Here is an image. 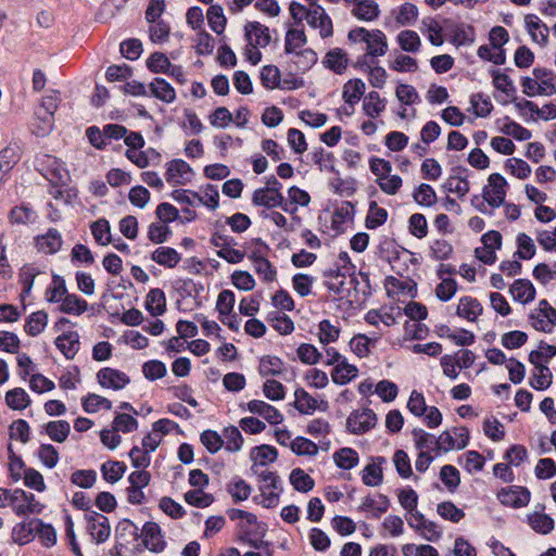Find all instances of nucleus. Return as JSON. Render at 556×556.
Instances as JSON below:
<instances>
[{
    "label": "nucleus",
    "instance_id": "1",
    "mask_svg": "<svg viewBox=\"0 0 556 556\" xmlns=\"http://www.w3.org/2000/svg\"><path fill=\"white\" fill-rule=\"evenodd\" d=\"M489 186L483 188L482 197L492 207H500L505 204L506 179L498 173L489 176Z\"/></svg>",
    "mask_w": 556,
    "mask_h": 556
},
{
    "label": "nucleus",
    "instance_id": "2",
    "mask_svg": "<svg viewBox=\"0 0 556 556\" xmlns=\"http://www.w3.org/2000/svg\"><path fill=\"white\" fill-rule=\"evenodd\" d=\"M377 415L370 408L352 412L346 419L348 431L353 434H363L376 426Z\"/></svg>",
    "mask_w": 556,
    "mask_h": 556
},
{
    "label": "nucleus",
    "instance_id": "3",
    "mask_svg": "<svg viewBox=\"0 0 556 556\" xmlns=\"http://www.w3.org/2000/svg\"><path fill=\"white\" fill-rule=\"evenodd\" d=\"M87 520V529L97 544L104 543L111 534V526L108 517L98 511L90 510L85 515Z\"/></svg>",
    "mask_w": 556,
    "mask_h": 556
},
{
    "label": "nucleus",
    "instance_id": "4",
    "mask_svg": "<svg viewBox=\"0 0 556 556\" xmlns=\"http://www.w3.org/2000/svg\"><path fill=\"white\" fill-rule=\"evenodd\" d=\"M531 497L530 491L526 486L513 485L503 488L497 493L498 501L508 507L520 508L529 504Z\"/></svg>",
    "mask_w": 556,
    "mask_h": 556
},
{
    "label": "nucleus",
    "instance_id": "5",
    "mask_svg": "<svg viewBox=\"0 0 556 556\" xmlns=\"http://www.w3.org/2000/svg\"><path fill=\"white\" fill-rule=\"evenodd\" d=\"M193 175L191 166L181 159L172 160L166 164L165 178L170 185H185Z\"/></svg>",
    "mask_w": 556,
    "mask_h": 556
},
{
    "label": "nucleus",
    "instance_id": "6",
    "mask_svg": "<svg viewBox=\"0 0 556 556\" xmlns=\"http://www.w3.org/2000/svg\"><path fill=\"white\" fill-rule=\"evenodd\" d=\"M244 37L252 48H265L271 40L269 28L260 22H248L244 26Z\"/></svg>",
    "mask_w": 556,
    "mask_h": 556
},
{
    "label": "nucleus",
    "instance_id": "7",
    "mask_svg": "<svg viewBox=\"0 0 556 556\" xmlns=\"http://www.w3.org/2000/svg\"><path fill=\"white\" fill-rule=\"evenodd\" d=\"M97 379L101 387L113 390H121L130 382L129 377L125 372L111 367L100 369L97 374Z\"/></svg>",
    "mask_w": 556,
    "mask_h": 556
},
{
    "label": "nucleus",
    "instance_id": "8",
    "mask_svg": "<svg viewBox=\"0 0 556 556\" xmlns=\"http://www.w3.org/2000/svg\"><path fill=\"white\" fill-rule=\"evenodd\" d=\"M142 531L144 533L143 543L148 549L153 553H161L164 551L166 542L163 540L161 527L156 522H146Z\"/></svg>",
    "mask_w": 556,
    "mask_h": 556
},
{
    "label": "nucleus",
    "instance_id": "9",
    "mask_svg": "<svg viewBox=\"0 0 556 556\" xmlns=\"http://www.w3.org/2000/svg\"><path fill=\"white\" fill-rule=\"evenodd\" d=\"M324 286L329 292L336 295H342L345 288L346 274L343 273L337 264L333 268H328L323 271Z\"/></svg>",
    "mask_w": 556,
    "mask_h": 556
},
{
    "label": "nucleus",
    "instance_id": "10",
    "mask_svg": "<svg viewBox=\"0 0 556 556\" xmlns=\"http://www.w3.org/2000/svg\"><path fill=\"white\" fill-rule=\"evenodd\" d=\"M55 346L67 359H73L79 350V334L76 331L63 332L56 337Z\"/></svg>",
    "mask_w": 556,
    "mask_h": 556
},
{
    "label": "nucleus",
    "instance_id": "11",
    "mask_svg": "<svg viewBox=\"0 0 556 556\" xmlns=\"http://www.w3.org/2000/svg\"><path fill=\"white\" fill-rule=\"evenodd\" d=\"M8 219L12 225H23L26 226L28 224H33L37 219V213L31 207L29 203H21L20 205L13 206L9 214Z\"/></svg>",
    "mask_w": 556,
    "mask_h": 556
},
{
    "label": "nucleus",
    "instance_id": "12",
    "mask_svg": "<svg viewBox=\"0 0 556 556\" xmlns=\"http://www.w3.org/2000/svg\"><path fill=\"white\" fill-rule=\"evenodd\" d=\"M250 457L254 462L251 470L253 473H257V466H266L269 463H274L278 457V451L273 445L262 444L253 447Z\"/></svg>",
    "mask_w": 556,
    "mask_h": 556
},
{
    "label": "nucleus",
    "instance_id": "13",
    "mask_svg": "<svg viewBox=\"0 0 556 556\" xmlns=\"http://www.w3.org/2000/svg\"><path fill=\"white\" fill-rule=\"evenodd\" d=\"M444 23L453 33L452 42L456 46L471 45L476 38V31L473 26L465 24H455L450 20H445Z\"/></svg>",
    "mask_w": 556,
    "mask_h": 556
},
{
    "label": "nucleus",
    "instance_id": "14",
    "mask_svg": "<svg viewBox=\"0 0 556 556\" xmlns=\"http://www.w3.org/2000/svg\"><path fill=\"white\" fill-rule=\"evenodd\" d=\"M38 518L28 521L18 522L12 530V539L20 545H25L35 539Z\"/></svg>",
    "mask_w": 556,
    "mask_h": 556
},
{
    "label": "nucleus",
    "instance_id": "15",
    "mask_svg": "<svg viewBox=\"0 0 556 556\" xmlns=\"http://www.w3.org/2000/svg\"><path fill=\"white\" fill-rule=\"evenodd\" d=\"M386 462V458L382 456H377L372 458V463L368 464L363 470V483L368 486H377L380 485L383 481V472L381 468V464Z\"/></svg>",
    "mask_w": 556,
    "mask_h": 556
},
{
    "label": "nucleus",
    "instance_id": "16",
    "mask_svg": "<svg viewBox=\"0 0 556 556\" xmlns=\"http://www.w3.org/2000/svg\"><path fill=\"white\" fill-rule=\"evenodd\" d=\"M543 85H547V88L530 77H522L521 79L522 92L528 97H534L535 94L553 96L556 93V86L552 83V78L543 79Z\"/></svg>",
    "mask_w": 556,
    "mask_h": 556
},
{
    "label": "nucleus",
    "instance_id": "17",
    "mask_svg": "<svg viewBox=\"0 0 556 556\" xmlns=\"http://www.w3.org/2000/svg\"><path fill=\"white\" fill-rule=\"evenodd\" d=\"M144 306L150 315L154 317L163 315L166 311V296L164 291L160 288L151 289L147 294Z\"/></svg>",
    "mask_w": 556,
    "mask_h": 556
},
{
    "label": "nucleus",
    "instance_id": "18",
    "mask_svg": "<svg viewBox=\"0 0 556 556\" xmlns=\"http://www.w3.org/2000/svg\"><path fill=\"white\" fill-rule=\"evenodd\" d=\"M324 65L336 74H343L348 67V54L341 48L329 50L323 61Z\"/></svg>",
    "mask_w": 556,
    "mask_h": 556
},
{
    "label": "nucleus",
    "instance_id": "19",
    "mask_svg": "<svg viewBox=\"0 0 556 556\" xmlns=\"http://www.w3.org/2000/svg\"><path fill=\"white\" fill-rule=\"evenodd\" d=\"M483 312L481 303L471 296H463L456 309L459 317L466 318L469 321H475L478 316Z\"/></svg>",
    "mask_w": 556,
    "mask_h": 556
},
{
    "label": "nucleus",
    "instance_id": "20",
    "mask_svg": "<svg viewBox=\"0 0 556 556\" xmlns=\"http://www.w3.org/2000/svg\"><path fill=\"white\" fill-rule=\"evenodd\" d=\"M509 291L514 300L521 303H529L535 299V288L528 279L515 280Z\"/></svg>",
    "mask_w": 556,
    "mask_h": 556
},
{
    "label": "nucleus",
    "instance_id": "21",
    "mask_svg": "<svg viewBox=\"0 0 556 556\" xmlns=\"http://www.w3.org/2000/svg\"><path fill=\"white\" fill-rule=\"evenodd\" d=\"M149 88L153 97L165 103H173L176 99L175 89L164 78H154Z\"/></svg>",
    "mask_w": 556,
    "mask_h": 556
},
{
    "label": "nucleus",
    "instance_id": "22",
    "mask_svg": "<svg viewBox=\"0 0 556 556\" xmlns=\"http://www.w3.org/2000/svg\"><path fill=\"white\" fill-rule=\"evenodd\" d=\"M151 260L167 268H174L181 260L180 254L169 247H160L151 254Z\"/></svg>",
    "mask_w": 556,
    "mask_h": 556
},
{
    "label": "nucleus",
    "instance_id": "23",
    "mask_svg": "<svg viewBox=\"0 0 556 556\" xmlns=\"http://www.w3.org/2000/svg\"><path fill=\"white\" fill-rule=\"evenodd\" d=\"M351 13L361 21L371 22L378 18L380 9L378 3L372 0H359Z\"/></svg>",
    "mask_w": 556,
    "mask_h": 556
},
{
    "label": "nucleus",
    "instance_id": "24",
    "mask_svg": "<svg viewBox=\"0 0 556 556\" xmlns=\"http://www.w3.org/2000/svg\"><path fill=\"white\" fill-rule=\"evenodd\" d=\"M367 46V53L372 58L382 56L388 51L387 36L380 29L370 31V37L365 42Z\"/></svg>",
    "mask_w": 556,
    "mask_h": 556
},
{
    "label": "nucleus",
    "instance_id": "25",
    "mask_svg": "<svg viewBox=\"0 0 556 556\" xmlns=\"http://www.w3.org/2000/svg\"><path fill=\"white\" fill-rule=\"evenodd\" d=\"M358 369L356 366L348 363L346 358H343L339 364H337L331 372L332 381L336 384H346L353 378L357 376Z\"/></svg>",
    "mask_w": 556,
    "mask_h": 556
},
{
    "label": "nucleus",
    "instance_id": "26",
    "mask_svg": "<svg viewBox=\"0 0 556 556\" xmlns=\"http://www.w3.org/2000/svg\"><path fill=\"white\" fill-rule=\"evenodd\" d=\"M365 83L359 78L350 79L343 86V99L350 106H354L365 93Z\"/></svg>",
    "mask_w": 556,
    "mask_h": 556
},
{
    "label": "nucleus",
    "instance_id": "27",
    "mask_svg": "<svg viewBox=\"0 0 556 556\" xmlns=\"http://www.w3.org/2000/svg\"><path fill=\"white\" fill-rule=\"evenodd\" d=\"M285 363L278 356L264 355L260 358L258 374L262 377L280 376L283 370Z\"/></svg>",
    "mask_w": 556,
    "mask_h": 556
},
{
    "label": "nucleus",
    "instance_id": "28",
    "mask_svg": "<svg viewBox=\"0 0 556 556\" xmlns=\"http://www.w3.org/2000/svg\"><path fill=\"white\" fill-rule=\"evenodd\" d=\"M334 464L345 470H350L358 465V453L352 447H341L332 455Z\"/></svg>",
    "mask_w": 556,
    "mask_h": 556
},
{
    "label": "nucleus",
    "instance_id": "29",
    "mask_svg": "<svg viewBox=\"0 0 556 556\" xmlns=\"http://www.w3.org/2000/svg\"><path fill=\"white\" fill-rule=\"evenodd\" d=\"M252 203L255 206H264L266 208L282 206L283 195L281 192L270 193L256 189L252 195Z\"/></svg>",
    "mask_w": 556,
    "mask_h": 556
},
{
    "label": "nucleus",
    "instance_id": "30",
    "mask_svg": "<svg viewBox=\"0 0 556 556\" xmlns=\"http://www.w3.org/2000/svg\"><path fill=\"white\" fill-rule=\"evenodd\" d=\"M39 275V270L35 268L31 264H25L18 274L20 282L22 283V292L20 294L21 301L30 295L31 289L34 287L35 278Z\"/></svg>",
    "mask_w": 556,
    "mask_h": 556
},
{
    "label": "nucleus",
    "instance_id": "31",
    "mask_svg": "<svg viewBox=\"0 0 556 556\" xmlns=\"http://www.w3.org/2000/svg\"><path fill=\"white\" fill-rule=\"evenodd\" d=\"M100 469L103 479L106 482L113 484L122 479L127 469V466L123 462L108 460L101 465Z\"/></svg>",
    "mask_w": 556,
    "mask_h": 556
},
{
    "label": "nucleus",
    "instance_id": "32",
    "mask_svg": "<svg viewBox=\"0 0 556 556\" xmlns=\"http://www.w3.org/2000/svg\"><path fill=\"white\" fill-rule=\"evenodd\" d=\"M88 308L86 300L79 298L74 293H67L60 305L59 309L64 314L81 315Z\"/></svg>",
    "mask_w": 556,
    "mask_h": 556
},
{
    "label": "nucleus",
    "instance_id": "33",
    "mask_svg": "<svg viewBox=\"0 0 556 556\" xmlns=\"http://www.w3.org/2000/svg\"><path fill=\"white\" fill-rule=\"evenodd\" d=\"M294 407L304 415H311L317 409V400L313 397L303 388H298L294 391Z\"/></svg>",
    "mask_w": 556,
    "mask_h": 556
},
{
    "label": "nucleus",
    "instance_id": "34",
    "mask_svg": "<svg viewBox=\"0 0 556 556\" xmlns=\"http://www.w3.org/2000/svg\"><path fill=\"white\" fill-rule=\"evenodd\" d=\"M48 324V314L45 311H37L28 316L24 329L28 336L40 334Z\"/></svg>",
    "mask_w": 556,
    "mask_h": 556
},
{
    "label": "nucleus",
    "instance_id": "35",
    "mask_svg": "<svg viewBox=\"0 0 556 556\" xmlns=\"http://www.w3.org/2000/svg\"><path fill=\"white\" fill-rule=\"evenodd\" d=\"M289 479L290 483L298 492L307 493L315 486L314 479L301 468H294Z\"/></svg>",
    "mask_w": 556,
    "mask_h": 556
},
{
    "label": "nucleus",
    "instance_id": "36",
    "mask_svg": "<svg viewBox=\"0 0 556 556\" xmlns=\"http://www.w3.org/2000/svg\"><path fill=\"white\" fill-rule=\"evenodd\" d=\"M379 502H376L370 496H366L363 500L362 505L359 506V510L362 511H372L374 518H380L382 514H384L390 506V501L387 495L379 494Z\"/></svg>",
    "mask_w": 556,
    "mask_h": 556
},
{
    "label": "nucleus",
    "instance_id": "37",
    "mask_svg": "<svg viewBox=\"0 0 556 556\" xmlns=\"http://www.w3.org/2000/svg\"><path fill=\"white\" fill-rule=\"evenodd\" d=\"M530 527L540 534H548L554 530V519L539 511L528 515Z\"/></svg>",
    "mask_w": 556,
    "mask_h": 556
},
{
    "label": "nucleus",
    "instance_id": "38",
    "mask_svg": "<svg viewBox=\"0 0 556 556\" xmlns=\"http://www.w3.org/2000/svg\"><path fill=\"white\" fill-rule=\"evenodd\" d=\"M354 215V205L350 201L343 202L342 206L337 208L331 218V229L337 233H342L344 231V223L346 218L352 217Z\"/></svg>",
    "mask_w": 556,
    "mask_h": 556
},
{
    "label": "nucleus",
    "instance_id": "39",
    "mask_svg": "<svg viewBox=\"0 0 556 556\" xmlns=\"http://www.w3.org/2000/svg\"><path fill=\"white\" fill-rule=\"evenodd\" d=\"M46 433L54 442H64L71 431V426L66 420H53L45 425Z\"/></svg>",
    "mask_w": 556,
    "mask_h": 556
},
{
    "label": "nucleus",
    "instance_id": "40",
    "mask_svg": "<svg viewBox=\"0 0 556 556\" xmlns=\"http://www.w3.org/2000/svg\"><path fill=\"white\" fill-rule=\"evenodd\" d=\"M206 17L208 25L214 33H216L217 35L224 33L227 18L224 15V10L222 5L212 4L206 12Z\"/></svg>",
    "mask_w": 556,
    "mask_h": 556
},
{
    "label": "nucleus",
    "instance_id": "41",
    "mask_svg": "<svg viewBox=\"0 0 556 556\" xmlns=\"http://www.w3.org/2000/svg\"><path fill=\"white\" fill-rule=\"evenodd\" d=\"M96 242L100 245H108L113 242L110 223L105 218H99L90 226Z\"/></svg>",
    "mask_w": 556,
    "mask_h": 556
},
{
    "label": "nucleus",
    "instance_id": "42",
    "mask_svg": "<svg viewBox=\"0 0 556 556\" xmlns=\"http://www.w3.org/2000/svg\"><path fill=\"white\" fill-rule=\"evenodd\" d=\"M388 219L386 208L378 206L376 201H370L368 214L365 219V226L368 229H376L382 226Z\"/></svg>",
    "mask_w": 556,
    "mask_h": 556
},
{
    "label": "nucleus",
    "instance_id": "43",
    "mask_svg": "<svg viewBox=\"0 0 556 556\" xmlns=\"http://www.w3.org/2000/svg\"><path fill=\"white\" fill-rule=\"evenodd\" d=\"M5 403L12 409L22 410L30 404V399L24 389L14 388L7 392Z\"/></svg>",
    "mask_w": 556,
    "mask_h": 556
},
{
    "label": "nucleus",
    "instance_id": "44",
    "mask_svg": "<svg viewBox=\"0 0 556 556\" xmlns=\"http://www.w3.org/2000/svg\"><path fill=\"white\" fill-rule=\"evenodd\" d=\"M18 162V156L14 148L7 147L0 151V184L5 181V176L12 170Z\"/></svg>",
    "mask_w": 556,
    "mask_h": 556
},
{
    "label": "nucleus",
    "instance_id": "45",
    "mask_svg": "<svg viewBox=\"0 0 556 556\" xmlns=\"http://www.w3.org/2000/svg\"><path fill=\"white\" fill-rule=\"evenodd\" d=\"M191 195L199 203L205 205L210 210L214 211L219 205V193L216 186L207 184L204 188V195H200L198 192H191Z\"/></svg>",
    "mask_w": 556,
    "mask_h": 556
},
{
    "label": "nucleus",
    "instance_id": "46",
    "mask_svg": "<svg viewBox=\"0 0 556 556\" xmlns=\"http://www.w3.org/2000/svg\"><path fill=\"white\" fill-rule=\"evenodd\" d=\"M386 109V100L377 91H370L363 102V110L369 117H376Z\"/></svg>",
    "mask_w": 556,
    "mask_h": 556
},
{
    "label": "nucleus",
    "instance_id": "47",
    "mask_svg": "<svg viewBox=\"0 0 556 556\" xmlns=\"http://www.w3.org/2000/svg\"><path fill=\"white\" fill-rule=\"evenodd\" d=\"M81 405L84 410L88 414L97 413L100 407L106 410L112 408V402L109 399L96 393H88L87 396L83 399Z\"/></svg>",
    "mask_w": 556,
    "mask_h": 556
},
{
    "label": "nucleus",
    "instance_id": "48",
    "mask_svg": "<svg viewBox=\"0 0 556 556\" xmlns=\"http://www.w3.org/2000/svg\"><path fill=\"white\" fill-rule=\"evenodd\" d=\"M307 38L303 29L290 28L286 34L285 52L287 54L296 52L295 50L305 46Z\"/></svg>",
    "mask_w": 556,
    "mask_h": 556
},
{
    "label": "nucleus",
    "instance_id": "49",
    "mask_svg": "<svg viewBox=\"0 0 556 556\" xmlns=\"http://www.w3.org/2000/svg\"><path fill=\"white\" fill-rule=\"evenodd\" d=\"M62 236L55 228H49L47 233L40 238L41 249L49 254L56 253L62 247Z\"/></svg>",
    "mask_w": 556,
    "mask_h": 556
},
{
    "label": "nucleus",
    "instance_id": "50",
    "mask_svg": "<svg viewBox=\"0 0 556 556\" xmlns=\"http://www.w3.org/2000/svg\"><path fill=\"white\" fill-rule=\"evenodd\" d=\"M290 448L299 456H315L318 453L317 444L304 437H296L290 443Z\"/></svg>",
    "mask_w": 556,
    "mask_h": 556
},
{
    "label": "nucleus",
    "instance_id": "51",
    "mask_svg": "<svg viewBox=\"0 0 556 556\" xmlns=\"http://www.w3.org/2000/svg\"><path fill=\"white\" fill-rule=\"evenodd\" d=\"M262 85L266 89L279 88L281 84L280 71L276 65H265L260 75Z\"/></svg>",
    "mask_w": 556,
    "mask_h": 556
},
{
    "label": "nucleus",
    "instance_id": "52",
    "mask_svg": "<svg viewBox=\"0 0 556 556\" xmlns=\"http://www.w3.org/2000/svg\"><path fill=\"white\" fill-rule=\"evenodd\" d=\"M185 501L194 507L205 508L214 502V496L210 493H204L203 489L190 490L184 495Z\"/></svg>",
    "mask_w": 556,
    "mask_h": 556
},
{
    "label": "nucleus",
    "instance_id": "53",
    "mask_svg": "<svg viewBox=\"0 0 556 556\" xmlns=\"http://www.w3.org/2000/svg\"><path fill=\"white\" fill-rule=\"evenodd\" d=\"M119 52L124 58L135 61L139 59L143 52L142 42L137 38L126 39L121 42Z\"/></svg>",
    "mask_w": 556,
    "mask_h": 556
},
{
    "label": "nucleus",
    "instance_id": "54",
    "mask_svg": "<svg viewBox=\"0 0 556 556\" xmlns=\"http://www.w3.org/2000/svg\"><path fill=\"white\" fill-rule=\"evenodd\" d=\"M397 42L406 52H417L420 48V38L414 30H403L397 35Z\"/></svg>",
    "mask_w": 556,
    "mask_h": 556
},
{
    "label": "nucleus",
    "instance_id": "55",
    "mask_svg": "<svg viewBox=\"0 0 556 556\" xmlns=\"http://www.w3.org/2000/svg\"><path fill=\"white\" fill-rule=\"evenodd\" d=\"M437 511L443 519L455 523L459 522L465 517V513L451 501L438 504Z\"/></svg>",
    "mask_w": 556,
    "mask_h": 556
},
{
    "label": "nucleus",
    "instance_id": "56",
    "mask_svg": "<svg viewBox=\"0 0 556 556\" xmlns=\"http://www.w3.org/2000/svg\"><path fill=\"white\" fill-rule=\"evenodd\" d=\"M518 250L515 256L521 260H530L535 255V245L533 240L525 232L517 236Z\"/></svg>",
    "mask_w": 556,
    "mask_h": 556
},
{
    "label": "nucleus",
    "instance_id": "57",
    "mask_svg": "<svg viewBox=\"0 0 556 556\" xmlns=\"http://www.w3.org/2000/svg\"><path fill=\"white\" fill-rule=\"evenodd\" d=\"M52 280L55 286L53 288L49 287L46 290V299L50 303H58L63 300L62 298H64L68 292L65 280L61 276L53 275Z\"/></svg>",
    "mask_w": 556,
    "mask_h": 556
},
{
    "label": "nucleus",
    "instance_id": "58",
    "mask_svg": "<svg viewBox=\"0 0 556 556\" xmlns=\"http://www.w3.org/2000/svg\"><path fill=\"white\" fill-rule=\"evenodd\" d=\"M414 200L424 206H432L437 202L434 189L428 184H420L415 190Z\"/></svg>",
    "mask_w": 556,
    "mask_h": 556
},
{
    "label": "nucleus",
    "instance_id": "59",
    "mask_svg": "<svg viewBox=\"0 0 556 556\" xmlns=\"http://www.w3.org/2000/svg\"><path fill=\"white\" fill-rule=\"evenodd\" d=\"M470 104L475 109L476 115L480 117H486L493 109L490 98L482 92L471 94Z\"/></svg>",
    "mask_w": 556,
    "mask_h": 556
},
{
    "label": "nucleus",
    "instance_id": "60",
    "mask_svg": "<svg viewBox=\"0 0 556 556\" xmlns=\"http://www.w3.org/2000/svg\"><path fill=\"white\" fill-rule=\"evenodd\" d=\"M200 441L211 454L217 453L224 445L223 438L211 429L204 430L200 434Z\"/></svg>",
    "mask_w": 556,
    "mask_h": 556
},
{
    "label": "nucleus",
    "instance_id": "61",
    "mask_svg": "<svg viewBox=\"0 0 556 556\" xmlns=\"http://www.w3.org/2000/svg\"><path fill=\"white\" fill-rule=\"evenodd\" d=\"M172 63L168 58L162 52L152 53L147 60V67L150 72L159 74H166Z\"/></svg>",
    "mask_w": 556,
    "mask_h": 556
},
{
    "label": "nucleus",
    "instance_id": "62",
    "mask_svg": "<svg viewBox=\"0 0 556 556\" xmlns=\"http://www.w3.org/2000/svg\"><path fill=\"white\" fill-rule=\"evenodd\" d=\"M418 17V8L410 3L405 2L399 8V12L395 16L396 23L402 26L413 25Z\"/></svg>",
    "mask_w": 556,
    "mask_h": 556
},
{
    "label": "nucleus",
    "instance_id": "63",
    "mask_svg": "<svg viewBox=\"0 0 556 556\" xmlns=\"http://www.w3.org/2000/svg\"><path fill=\"white\" fill-rule=\"evenodd\" d=\"M228 492L233 502L239 503L249 498L252 488L243 479L238 478L228 486Z\"/></svg>",
    "mask_w": 556,
    "mask_h": 556
},
{
    "label": "nucleus",
    "instance_id": "64",
    "mask_svg": "<svg viewBox=\"0 0 556 556\" xmlns=\"http://www.w3.org/2000/svg\"><path fill=\"white\" fill-rule=\"evenodd\" d=\"M150 24L148 33L153 43L164 42L168 39L170 27L165 21L161 20Z\"/></svg>",
    "mask_w": 556,
    "mask_h": 556
}]
</instances>
